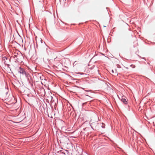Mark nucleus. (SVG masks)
Returning <instances> with one entry per match:
<instances>
[{"instance_id": "obj_5", "label": "nucleus", "mask_w": 155, "mask_h": 155, "mask_svg": "<svg viewBox=\"0 0 155 155\" xmlns=\"http://www.w3.org/2000/svg\"><path fill=\"white\" fill-rule=\"evenodd\" d=\"M7 59H8V58L5 57H4L2 58L3 60L5 61L4 62V63H5V62H6L5 60H7Z\"/></svg>"}, {"instance_id": "obj_6", "label": "nucleus", "mask_w": 155, "mask_h": 155, "mask_svg": "<svg viewBox=\"0 0 155 155\" xmlns=\"http://www.w3.org/2000/svg\"><path fill=\"white\" fill-rule=\"evenodd\" d=\"M3 97L5 99H7L8 100H9L10 99V98H9V96L7 97L5 95H3Z\"/></svg>"}, {"instance_id": "obj_10", "label": "nucleus", "mask_w": 155, "mask_h": 155, "mask_svg": "<svg viewBox=\"0 0 155 155\" xmlns=\"http://www.w3.org/2000/svg\"><path fill=\"white\" fill-rule=\"evenodd\" d=\"M8 93H6V95Z\"/></svg>"}, {"instance_id": "obj_4", "label": "nucleus", "mask_w": 155, "mask_h": 155, "mask_svg": "<svg viewBox=\"0 0 155 155\" xmlns=\"http://www.w3.org/2000/svg\"><path fill=\"white\" fill-rule=\"evenodd\" d=\"M40 42H41V43H42V40L41 39L40 40H39L38 42L37 41L36 44L37 46H38V45H40Z\"/></svg>"}, {"instance_id": "obj_9", "label": "nucleus", "mask_w": 155, "mask_h": 155, "mask_svg": "<svg viewBox=\"0 0 155 155\" xmlns=\"http://www.w3.org/2000/svg\"><path fill=\"white\" fill-rule=\"evenodd\" d=\"M10 97H12V99H14V97L13 96L11 95L10 96Z\"/></svg>"}, {"instance_id": "obj_2", "label": "nucleus", "mask_w": 155, "mask_h": 155, "mask_svg": "<svg viewBox=\"0 0 155 155\" xmlns=\"http://www.w3.org/2000/svg\"><path fill=\"white\" fill-rule=\"evenodd\" d=\"M121 100L124 103V104H127V101L126 98L125 97H122V98Z\"/></svg>"}, {"instance_id": "obj_8", "label": "nucleus", "mask_w": 155, "mask_h": 155, "mask_svg": "<svg viewBox=\"0 0 155 155\" xmlns=\"http://www.w3.org/2000/svg\"><path fill=\"white\" fill-rule=\"evenodd\" d=\"M91 121H92V120H90V121H89V123H90V124H93V123H91V122H92Z\"/></svg>"}, {"instance_id": "obj_3", "label": "nucleus", "mask_w": 155, "mask_h": 155, "mask_svg": "<svg viewBox=\"0 0 155 155\" xmlns=\"http://www.w3.org/2000/svg\"><path fill=\"white\" fill-rule=\"evenodd\" d=\"M111 73L113 75H117L118 74L117 73V71L115 69L112 70L111 71Z\"/></svg>"}, {"instance_id": "obj_7", "label": "nucleus", "mask_w": 155, "mask_h": 155, "mask_svg": "<svg viewBox=\"0 0 155 155\" xmlns=\"http://www.w3.org/2000/svg\"><path fill=\"white\" fill-rule=\"evenodd\" d=\"M130 66L132 67L133 68H135V66L133 64H131L130 65Z\"/></svg>"}, {"instance_id": "obj_1", "label": "nucleus", "mask_w": 155, "mask_h": 155, "mask_svg": "<svg viewBox=\"0 0 155 155\" xmlns=\"http://www.w3.org/2000/svg\"><path fill=\"white\" fill-rule=\"evenodd\" d=\"M18 72L21 74H22L23 75H26L25 71L23 68H19V69L18 70Z\"/></svg>"}]
</instances>
